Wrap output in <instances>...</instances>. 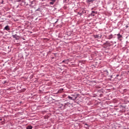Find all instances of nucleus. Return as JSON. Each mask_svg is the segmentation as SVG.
<instances>
[{
	"label": "nucleus",
	"mask_w": 129,
	"mask_h": 129,
	"mask_svg": "<svg viewBox=\"0 0 129 129\" xmlns=\"http://www.w3.org/2000/svg\"><path fill=\"white\" fill-rule=\"evenodd\" d=\"M117 36V39L119 41V42H121L122 41V35H120V34L118 33L116 34Z\"/></svg>",
	"instance_id": "obj_1"
},
{
	"label": "nucleus",
	"mask_w": 129,
	"mask_h": 129,
	"mask_svg": "<svg viewBox=\"0 0 129 129\" xmlns=\"http://www.w3.org/2000/svg\"><path fill=\"white\" fill-rule=\"evenodd\" d=\"M30 7H34L36 6V2L35 1V0H30Z\"/></svg>",
	"instance_id": "obj_2"
},
{
	"label": "nucleus",
	"mask_w": 129,
	"mask_h": 129,
	"mask_svg": "<svg viewBox=\"0 0 129 129\" xmlns=\"http://www.w3.org/2000/svg\"><path fill=\"white\" fill-rule=\"evenodd\" d=\"M71 96L73 98L75 99V100H76V99L77 98V94L76 93H74L73 94L71 95Z\"/></svg>",
	"instance_id": "obj_3"
},
{
	"label": "nucleus",
	"mask_w": 129,
	"mask_h": 129,
	"mask_svg": "<svg viewBox=\"0 0 129 129\" xmlns=\"http://www.w3.org/2000/svg\"><path fill=\"white\" fill-rule=\"evenodd\" d=\"M12 37L13 38H14L15 39H16V40H19V39H20V36L17 34L12 35Z\"/></svg>",
	"instance_id": "obj_4"
},
{
	"label": "nucleus",
	"mask_w": 129,
	"mask_h": 129,
	"mask_svg": "<svg viewBox=\"0 0 129 129\" xmlns=\"http://www.w3.org/2000/svg\"><path fill=\"white\" fill-rule=\"evenodd\" d=\"M48 2H50L49 3V5H53L55 3H56V0H48Z\"/></svg>",
	"instance_id": "obj_5"
},
{
	"label": "nucleus",
	"mask_w": 129,
	"mask_h": 129,
	"mask_svg": "<svg viewBox=\"0 0 129 129\" xmlns=\"http://www.w3.org/2000/svg\"><path fill=\"white\" fill-rule=\"evenodd\" d=\"M94 38H95V39L100 38H101V35H100L99 34L94 35Z\"/></svg>",
	"instance_id": "obj_6"
},
{
	"label": "nucleus",
	"mask_w": 129,
	"mask_h": 129,
	"mask_svg": "<svg viewBox=\"0 0 129 129\" xmlns=\"http://www.w3.org/2000/svg\"><path fill=\"white\" fill-rule=\"evenodd\" d=\"M4 30H6V31H10L11 28H10V26L9 25H7L4 28Z\"/></svg>",
	"instance_id": "obj_7"
},
{
	"label": "nucleus",
	"mask_w": 129,
	"mask_h": 129,
	"mask_svg": "<svg viewBox=\"0 0 129 129\" xmlns=\"http://www.w3.org/2000/svg\"><path fill=\"white\" fill-rule=\"evenodd\" d=\"M93 0H87L86 3L88 4V5H90V4H92L93 3Z\"/></svg>",
	"instance_id": "obj_8"
},
{
	"label": "nucleus",
	"mask_w": 129,
	"mask_h": 129,
	"mask_svg": "<svg viewBox=\"0 0 129 129\" xmlns=\"http://www.w3.org/2000/svg\"><path fill=\"white\" fill-rule=\"evenodd\" d=\"M68 62H69V60L68 59H65L63 60L61 63H64V64H68Z\"/></svg>",
	"instance_id": "obj_9"
},
{
	"label": "nucleus",
	"mask_w": 129,
	"mask_h": 129,
	"mask_svg": "<svg viewBox=\"0 0 129 129\" xmlns=\"http://www.w3.org/2000/svg\"><path fill=\"white\" fill-rule=\"evenodd\" d=\"M68 98L70 99V100H75L74 98H73L71 96H68Z\"/></svg>",
	"instance_id": "obj_10"
},
{
	"label": "nucleus",
	"mask_w": 129,
	"mask_h": 129,
	"mask_svg": "<svg viewBox=\"0 0 129 129\" xmlns=\"http://www.w3.org/2000/svg\"><path fill=\"white\" fill-rule=\"evenodd\" d=\"M113 37V36L112 35V34H111L108 36V39L109 40H110L111 39H112Z\"/></svg>",
	"instance_id": "obj_11"
},
{
	"label": "nucleus",
	"mask_w": 129,
	"mask_h": 129,
	"mask_svg": "<svg viewBox=\"0 0 129 129\" xmlns=\"http://www.w3.org/2000/svg\"><path fill=\"white\" fill-rule=\"evenodd\" d=\"M35 12H42V10L41 9V8H38L37 9H36L35 10Z\"/></svg>",
	"instance_id": "obj_12"
},
{
	"label": "nucleus",
	"mask_w": 129,
	"mask_h": 129,
	"mask_svg": "<svg viewBox=\"0 0 129 129\" xmlns=\"http://www.w3.org/2000/svg\"><path fill=\"white\" fill-rule=\"evenodd\" d=\"M94 14H95V12L94 11H92L91 15V16H93V17H94V16H95V15H94Z\"/></svg>",
	"instance_id": "obj_13"
},
{
	"label": "nucleus",
	"mask_w": 129,
	"mask_h": 129,
	"mask_svg": "<svg viewBox=\"0 0 129 129\" xmlns=\"http://www.w3.org/2000/svg\"><path fill=\"white\" fill-rule=\"evenodd\" d=\"M32 128H33V126H32V125H28L26 127V129H32Z\"/></svg>",
	"instance_id": "obj_14"
},
{
	"label": "nucleus",
	"mask_w": 129,
	"mask_h": 129,
	"mask_svg": "<svg viewBox=\"0 0 129 129\" xmlns=\"http://www.w3.org/2000/svg\"><path fill=\"white\" fill-rule=\"evenodd\" d=\"M104 73L106 74V75H108V71H107V70L104 71Z\"/></svg>",
	"instance_id": "obj_15"
},
{
	"label": "nucleus",
	"mask_w": 129,
	"mask_h": 129,
	"mask_svg": "<svg viewBox=\"0 0 129 129\" xmlns=\"http://www.w3.org/2000/svg\"><path fill=\"white\" fill-rule=\"evenodd\" d=\"M0 4H2V5H4V0H0Z\"/></svg>",
	"instance_id": "obj_16"
},
{
	"label": "nucleus",
	"mask_w": 129,
	"mask_h": 129,
	"mask_svg": "<svg viewBox=\"0 0 129 129\" xmlns=\"http://www.w3.org/2000/svg\"><path fill=\"white\" fill-rule=\"evenodd\" d=\"M78 15H79V16H82V15H83V12L82 13L78 12Z\"/></svg>",
	"instance_id": "obj_17"
},
{
	"label": "nucleus",
	"mask_w": 129,
	"mask_h": 129,
	"mask_svg": "<svg viewBox=\"0 0 129 129\" xmlns=\"http://www.w3.org/2000/svg\"><path fill=\"white\" fill-rule=\"evenodd\" d=\"M85 125H86V127H88V125L87 124V123H85Z\"/></svg>",
	"instance_id": "obj_18"
},
{
	"label": "nucleus",
	"mask_w": 129,
	"mask_h": 129,
	"mask_svg": "<svg viewBox=\"0 0 129 129\" xmlns=\"http://www.w3.org/2000/svg\"><path fill=\"white\" fill-rule=\"evenodd\" d=\"M118 76H119V75L118 74L116 75V77H118Z\"/></svg>",
	"instance_id": "obj_19"
},
{
	"label": "nucleus",
	"mask_w": 129,
	"mask_h": 129,
	"mask_svg": "<svg viewBox=\"0 0 129 129\" xmlns=\"http://www.w3.org/2000/svg\"><path fill=\"white\" fill-rule=\"evenodd\" d=\"M65 1V2H69V0H64Z\"/></svg>",
	"instance_id": "obj_20"
},
{
	"label": "nucleus",
	"mask_w": 129,
	"mask_h": 129,
	"mask_svg": "<svg viewBox=\"0 0 129 129\" xmlns=\"http://www.w3.org/2000/svg\"><path fill=\"white\" fill-rule=\"evenodd\" d=\"M101 96H102V94L100 95V97H101Z\"/></svg>",
	"instance_id": "obj_21"
},
{
	"label": "nucleus",
	"mask_w": 129,
	"mask_h": 129,
	"mask_svg": "<svg viewBox=\"0 0 129 129\" xmlns=\"http://www.w3.org/2000/svg\"><path fill=\"white\" fill-rule=\"evenodd\" d=\"M113 43L114 44H116V42L114 41Z\"/></svg>",
	"instance_id": "obj_22"
},
{
	"label": "nucleus",
	"mask_w": 129,
	"mask_h": 129,
	"mask_svg": "<svg viewBox=\"0 0 129 129\" xmlns=\"http://www.w3.org/2000/svg\"><path fill=\"white\" fill-rule=\"evenodd\" d=\"M57 22H58V19L57 20L56 22H55V24H56V23H57Z\"/></svg>",
	"instance_id": "obj_23"
},
{
	"label": "nucleus",
	"mask_w": 129,
	"mask_h": 129,
	"mask_svg": "<svg viewBox=\"0 0 129 129\" xmlns=\"http://www.w3.org/2000/svg\"><path fill=\"white\" fill-rule=\"evenodd\" d=\"M110 43H113V42L112 41H110Z\"/></svg>",
	"instance_id": "obj_24"
},
{
	"label": "nucleus",
	"mask_w": 129,
	"mask_h": 129,
	"mask_svg": "<svg viewBox=\"0 0 129 129\" xmlns=\"http://www.w3.org/2000/svg\"><path fill=\"white\" fill-rule=\"evenodd\" d=\"M23 3H24V4H26V3H25V2H23Z\"/></svg>",
	"instance_id": "obj_25"
},
{
	"label": "nucleus",
	"mask_w": 129,
	"mask_h": 129,
	"mask_svg": "<svg viewBox=\"0 0 129 129\" xmlns=\"http://www.w3.org/2000/svg\"><path fill=\"white\" fill-rule=\"evenodd\" d=\"M61 90H63V89H61Z\"/></svg>",
	"instance_id": "obj_26"
}]
</instances>
